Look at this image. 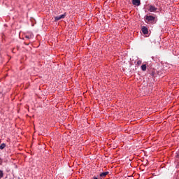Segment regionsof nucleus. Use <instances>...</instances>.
Listing matches in <instances>:
<instances>
[{
	"instance_id": "f257e3e1",
	"label": "nucleus",
	"mask_w": 179,
	"mask_h": 179,
	"mask_svg": "<svg viewBox=\"0 0 179 179\" xmlns=\"http://www.w3.org/2000/svg\"><path fill=\"white\" fill-rule=\"evenodd\" d=\"M155 17L152 15H146L145 20L147 23L153 24L155 23Z\"/></svg>"
},
{
	"instance_id": "f03ea898",
	"label": "nucleus",
	"mask_w": 179,
	"mask_h": 179,
	"mask_svg": "<svg viewBox=\"0 0 179 179\" xmlns=\"http://www.w3.org/2000/svg\"><path fill=\"white\" fill-rule=\"evenodd\" d=\"M66 16V13H64V14L62 15H57L56 17H55V21H59L61 19H64V17Z\"/></svg>"
},
{
	"instance_id": "7ed1b4c3",
	"label": "nucleus",
	"mask_w": 179,
	"mask_h": 179,
	"mask_svg": "<svg viewBox=\"0 0 179 179\" xmlns=\"http://www.w3.org/2000/svg\"><path fill=\"white\" fill-rule=\"evenodd\" d=\"M141 31L144 35H146L148 34V29L145 26H142Z\"/></svg>"
},
{
	"instance_id": "20e7f679",
	"label": "nucleus",
	"mask_w": 179,
	"mask_h": 179,
	"mask_svg": "<svg viewBox=\"0 0 179 179\" xmlns=\"http://www.w3.org/2000/svg\"><path fill=\"white\" fill-rule=\"evenodd\" d=\"M133 4L136 6H141V0H133Z\"/></svg>"
},
{
	"instance_id": "39448f33",
	"label": "nucleus",
	"mask_w": 179,
	"mask_h": 179,
	"mask_svg": "<svg viewBox=\"0 0 179 179\" xmlns=\"http://www.w3.org/2000/svg\"><path fill=\"white\" fill-rule=\"evenodd\" d=\"M108 174H109V172H108V171H106V172L101 173L100 174V177H101V178H105V177H106V176L108 175Z\"/></svg>"
},
{
	"instance_id": "423d86ee",
	"label": "nucleus",
	"mask_w": 179,
	"mask_h": 179,
	"mask_svg": "<svg viewBox=\"0 0 179 179\" xmlns=\"http://www.w3.org/2000/svg\"><path fill=\"white\" fill-rule=\"evenodd\" d=\"M157 10V8H155L154 6H150V12H155Z\"/></svg>"
},
{
	"instance_id": "0eeeda50",
	"label": "nucleus",
	"mask_w": 179,
	"mask_h": 179,
	"mask_svg": "<svg viewBox=\"0 0 179 179\" xmlns=\"http://www.w3.org/2000/svg\"><path fill=\"white\" fill-rule=\"evenodd\" d=\"M141 70H142L143 71H145L146 69H147V66H146L145 64H144V65H142V66H141Z\"/></svg>"
},
{
	"instance_id": "6e6552de",
	"label": "nucleus",
	"mask_w": 179,
	"mask_h": 179,
	"mask_svg": "<svg viewBox=\"0 0 179 179\" xmlns=\"http://www.w3.org/2000/svg\"><path fill=\"white\" fill-rule=\"evenodd\" d=\"M6 144L5 143H3V144H1L0 145V150H3L5 148H6Z\"/></svg>"
},
{
	"instance_id": "1a4fd4ad",
	"label": "nucleus",
	"mask_w": 179,
	"mask_h": 179,
	"mask_svg": "<svg viewBox=\"0 0 179 179\" xmlns=\"http://www.w3.org/2000/svg\"><path fill=\"white\" fill-rule=\"evenodd\" d=\"M3 177V171L0 170V179Z\"/></svg>"
},
{
	"instance_id": "9d476101",
	"label": "nucleus",
	"mask_w": 179,
	"mask_h": 179,
	"mask_svg": "<svg viewBox=\"0 0 179 179\" xmlns=\"http://www.w3.org/2000/svg\"><path fill=\"white\" fill-rule=\"evenodd\" d=\"M93 179H98V178H95V177H94V178H93Z\"/></svg>"
},
{
	"instance_id": "9b49d317",
	"label": "nucleus",
	"mask_w": 179,
	"mask_h": 179,
	"mask_svg": "<svg viewBox=\"0 0 179 179\" xmlns=\"http://www.w3.org/2000/svg\"><path fill=\"white\" fill-rule=\"evenodd\" d=\"M178 157H179V150H178Z\"/></svg>"
},
{
	"instance_id": "f8f14e48",
	"label": "nucleus",
	"mask_w": 179,
	"mask_h": 179,
	"mask_svg": "<svg viewBox=\"0 0 179 179\" xmlns=\"http://www.w3.org/2000/svg\"><path fill=\"white\" fill-rule=\"evenodd\" d=\"M138 64H140V62H138Z\"/></svg>"
},
{
	"instance_id": "ddd939ff",
	"label": "nucleus",
	"mask_w": 179,
	"mask_h": 179,
	"mask_svg": "<svg viewBox=\"0 0 179 179\" xmlns=\"http://www.w3.org/2000/svg\"><path fill=\"white\" fill-rule=\"evenodd\" d=\"M138 64H140V62H138Z\"/></svg>"
}]
</instances>
